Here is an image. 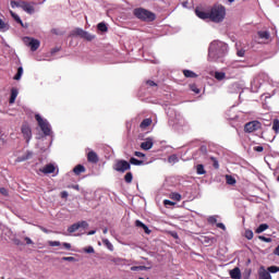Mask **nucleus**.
I'll list each match as a JSON object with an SVG mask.
<instances>
[{
	"instance_id": "f257e3e1",
	"label": "nucleus",
	"mask_w": 279,
	"mask_h": 279,
	"mask_svg": "<svg viewBox=\"0 0 279 279\" xmlns=\"http://www.w3.org/2000/svg\"><path fill=\"white\" fill-rule=\"evenodd\" d=\"M229 51L230 47L226 41L215 39L209 44L207 60L208 62H223Z\"/></svg>"
},
{
	"instance_id": "f03ea898",
	"label": "nucleus",
	"mask_w": 279,
	"mask_h": 279,
	"mask_svg": "<svg viewBox=\"0 0 279 279\" xmlns=\"http://www.w3.org/2000/svg\"><path fill=\"white\" fill-rule=\"evenodd\" d=\"M266 82H268V84H271L272 87H275L271 94H265L266 99H271V97H274V95H276V93H278L279 90V82H275L274 80H270L267 73H259L257 76H255L252 82V88L258 89Z\"/></svg>"
},
{
	"instance_id": "7ed1b4c3",
	"label": "nucleus",
	"mask_w": 279,
	"mask_h": 279,
	"mask_svg": "<svg viewBox=\"0 0 279 279\" xmlns=\"http://www.w3.org/2000/svg\"><path fill=\"white\" fill-rule=\"evenodd\" d=\"M223 19H226V7L221 4L214 5L209 11V21L222 23Z\"/></svg>"
},
{
	"instance_id": "20e7f679",
	"label": "nucleus",
	"mask_w": 279,
	"mask_h": 279,
	"mask_svg": "<svg viewBox=\"0 0 279 279\" xmlns=\"http://www.w3.org/2000/svg\"><path fill=\"white\" fill-rule=\"evenodd\" d=\"M167 114L169 117L170 125H173L174 128H183V125H186V120H184V117H182L178 111L170 109Z\"/></svg>"
},
{
	"instance_id": "39448f33",
	"label": "nucleus",
	"mask_w": 279,
	"mask_h": 279,
	"mask_svg": "<svg viewBox=\"0 0 279 279\" xmlns=\"http://www.w3.org/2000/svg\"><path fill=\"white\" fill-rule=\"evenodd\" d=\"M133 14L134 16H136V19H140V21H146V22L156 21V14H154V12L151 11H148L147 9H143V8L134 9Z\"/></svg>"
},
{
	"instance_id": "423d86ee",
	"label": "nucleus",
	"mask_w": 279,
	"mask_h": 279,
	"mask_svg": "<svg viewBox=\"0 0 279 279\" xmlns=\"http://www.w3.org/2000/svg\"><path fill=\"white\" fill-rule=\"evenodd\" d=\"M35 119L43 134H45L46 136H52L53 131L51 130V124L49 123V120L43 118L39 113L35 114Z\"/></svg>"
},
{
	"instance_id": "0eeeda50",
	"label": "nucleus",
	"mask_w": 279,
	"mask_h": 279,
	"mask_svg": "<svg viewBox=\"0 0 279 279\" xmlns=\"http://www.w3.org/2000/svg\"><path fill=\"white\" fill-rule=\"evenodd\" d=\"M243 69V65L239 61H233L228 68L225 69V73H227V77H236L239 75V70Z\"/></svg>"
},
{
	"instance_id": "6e6552de",
	"label": "nucleus",
	"mask_w": 279,
	"mask_h": 279,
	"mask_svg": "<svg viewBox=\"0 0 279 279\" xmlns=\"http://www.w3.org/2000/svg\"><path fill=\"white\" fill-rule=\"evenodd\" d=\"M113 169L114 171H118V173H125V171H130V169H132V166L130 165V162L122 159L116 162Z\"/></svg>"
},
{
	"instance_id": "1a4fd4ad",
	"label": "nucleus",
	"mask_w": 279,
	"mask_h": 279,
	"mask_svg": "<svg viewBox=\"0 0 279 279\" xmlns=\"http://www.w3.org/2000/svg\"><path fill=\"white\" fill-rule=\"evenodd\" d=\"M23 43L26 47H31V51H38L40 47V40L31 37H24Z\"/></svg>"
},
{
	"instance_id": "9d476101",
	"label": "nucleus",
	"mask_w": 279,
	"mask_h": 279,
	"mask_svg": "<svg viewBox=\"0 0 279 279\" xmlns=\"http://www.w3.org/2000/svg\"><path fill=\"white\" fill-rule=\"evenodd\" d=\"M260 122L259 121H251L247 122L244 126V132L252 134V132H256V130H260Z\"/></svg>"
},
{
	"instance_id": "9b49d317",
	"label": "nucleus",
	"mask_w": 279,
	"mask_h": 279,
	"mask_svg": "<svg viewBox=\"0 0 279 279\" xmlns=\"http://www.w3.org/2000/svg\"><path fill=\"white\" fill-rule=\"evenodd\" d=\"M21 132L26 143H29L32 141V128H29L27 124H22Z\"/></svg>"
},
{
	"instance_id": "f8f14e48",
	"label": "nucleus",
	"mask_w": 279,
	"mask_h": 279,
	"mask_svg": "<svg viewBox=\"0 0 279 279\" xmlns=\"http://www.w3.org/2000/svg\"><path fill=\"white\" fill-rule=\"evenodd\" d=\"M20 8L23 9L26 14H34L35 12L34 2H27L22 0V4Z\"/></svg>"
},
{
	"instance_id": "ddd939ff",
	"label": "nucleus",
	"mask_w": 279,
	"mask_h": 279,
	"mask_svg": "<svg viewBox=\"0 0 279 279\" xmlns=\"http://www.w3.org/2000/svg\"><path fill=\"white\" fill-rule=\"evenodd\" d=\"M257 37L259 38V43H267V40H269V38H271V34L269 33V31H259L257 32Z\"/></svg>"
},
{
	"instance_id": "4468645a",
	"label": "nucleus",
	"mask_w": 279,
	"mask_h": 279,
	"mask_svg": "<svg viewBox=\"0 0 279 279\" xmlns=\"http://www.w3.org/2000/svg\"><path fill=\"white\" fill-rule=\"evenodd\" d=\"M56 169H57L56 165H53V163H48V165H46L44 168L39 169V171H40L41 173H44L45 175H47V174H49V173H54V172H56Z\"/></svg>"
},
{
	"instance_id": "2eb2a0df",
	"label": "nucleus",
	"mask_w": 279,
	"mask_h": 279,
	"mask_svg": "<svg viewBox=\"0 0 279 279\" xmlns=\"http://www.w3.org/2000/svg\"><path fill=\"white\" fill-rule=\"evenodd\" d=\"M154 147V140L151 137H147L144 142L141 144V148L145 151H148V149H151Z\"/></svg>"
},
{
	"instance_id": "dca6fc26",
	"label": "nucleus",
	"mask_w": 279,
	"mask_h": 279,
	"mask_svg": "<svg viewBox=\"0 0 279 279\" xmlns=\"http://www.w3.org/2000/svg\"><path fill=\"white\" fill-rule=\"evenodd\" d=\"M87 160H88V162H92L93 165H97V162H99V156H97V153H95L94 150H90L87 154Z\"/></svg>"
},
{
	"instance_id": "f3484780",
	"label": "nucleus",
	"mask_w": 279,
	"mask_h": 279,
	"mask_svg": "<svg viewBox=\"0 0 279 279\" xmlns=\"http://www.w3.org/2000/svg\"><path fill=\"white\" fill-rule=\"evenodd\" d=\"M195 14L196 16H198V19H202V21H207V19L210 20V12H205V11H202L201 9H196Z\"/></svg>"
},
{
	"instance_id": "a211bd4d",
	"label": "nucleus",
	"mask_w": 279,
	"mask_h": 279,
	"mask_svg": "<svg viewBox=\"0 0 279 279\" xmlns=\"http://www.w3.org/2000/svg\"><path fill=\"white\" fill-rule=\"evenodd\" d=\"M214 77L218 82H223V80H229V76L226 73V71L225 72H219V71L215 72Z\"/></svg>"
},
{
	"instance_id": "6ab92c4d",
	"label": "nucleus",
	"mask_w": 279,
	"mask_h": 279,
	"mask_svg": "<svg viewBox=\"0 0 279 279\" xmlns=\"http://www.w3.org/2000/svg\"><path fill=\"white\" fill-rule=\"evenodd\" d=\"M229 276L232 279H241V269L239 267L233 268L229 271Z\"/></svg>"
},
{
	"instance_id": "aec40b11",
	"label": "nucleus",
	"mask_w": 279,
	"mask_h": 279,
	"mask_svg": "<svg viewBox=\"0 0 279 279\" xmlns=\"http://www.w3.org/2000/svg\"><path fill=\"white\" fill-rule=\"evenodd\" d=\"M19 97V89L16 87H13L11 89V96H10V100L9 104L12 105L16 101V98Z\"/></svg>"
},
{
	"instance_id": "412c9836",
	"label": "nucleus",
	"mask_w": 279,
	"mask_h": 279,
	"mask_svg": "<svg viewBox=\"0 0 279 279\" xmlns=\"http://www.w3.org/2000/svg\"><path fill=\"white\" fill-rule=\"evenodd\" d=\"M135 226H136V228H143V230L146 234H151V230H149V227H147V225L143 223V221L136 220Z\"/></svg>"
},
{
	"instance_id": "4be33fe9",
	"label": "nucleus",
	"mask_w": 279,
	"mask_h": 279,
	"mask_svg": "<svg viewBox=\"0 0 279 279\" xmlns=\"http://www.w3.org/2000/svg\"><path fill=\"white\" fill-rule=\"evenodd\" d=\"M259 279H271V274H269V271H267L265 267H260Z\"/></svg>"
},
{
	"instance_id": "5701e85b",
	"label": "nucleus",
	"mask_w": 279,
	"mask_h": 279,
	"mask_svg": "<svg viewBox=\"0 0 279 279\" xmlns=\"http://www.w3.org/2000/svg\"><path fill=\"white\" fill-rule=\"evenodd\" d=\"M73 173H75V175L86 173V168L83 165H77L76 167H74Z\"/></svg>"
},
{
	"instance_id": "b1692460",
	"label": "nucleus",
	"mask_w": 279,
	"mask_h": 279,
	"mask_svg": "<svg viewBox=\"0 0 279 279\" xmlns=\"http://www.w3.org/2000/svg\"><path fill=\"white\" fill-rule=\"evenodd\" d=\"M195 169L197 175H206V168L204 167V165L198 163L195 166Z\"/></svg>"
},
{
	"instance_id": "393cba45",
	"label": "nucleus",
	"mask_w": 279,
	"mask_h": 279,
	"mask_svg": "<svg viewBox=\"0 0 279 279\" xmlns=\"http://www.w3.org/2000/svg\"><path fill=\"white\" fill-rule=\"evenodd\" d=\"M150 125H151V119L146 118L141 122L140 128L141 130H147V128H149Z\"/></svg>"
},
{
	"instance_id": "a878e982",
	"label": "nucleus",
	"mask_w": 279,
	"mask_h": 279,
	"mask_svg": "<svg viewBox=\"0 0 279 279\" xmlns=\"http://www.w3.org/2000/svg\"><path fill=\"white\" fill-rule=\"evenodd\" d=\"M129 165H134L135 167H142V165H145V161L131 157Z\"/></svg>"
},
{
	"instance_id": "bb28decb",
	"label": "nucleus",
	"mask_w": 279,
	"mask_h": 279,
	"mask_svg": "<svg viewBox=\"0 0 279 279\" xmlns=\"http://www.w3.org/2000/svg\"><path fill=\"white\" fill-rule=\"evenodd\" d=\"M104 245L109 250V252H114V245L110 243V240L108 239H102Z\"/></svg>"
},
{
	"instance_id": "cd10ccee",
	"label": "nucleus",
	"mask_w": 279,
	"mask_h": 279,
	"mask_svg": "<svg viewBox=\"0 0 279 279\" xmlns=\"http://www.w3.org/2000/svg\"><path fill=\"white\" fill-rule=\"evenodd\" d=\"M269 229V225L267 223H262L259 225V228H257L255 230L256 234H262V232H265V230H268Z\"/></svg>"
},
{
	"instance_id": "c85d7f7f",
	"label": "nucleus",
	"mask_w": 279,
	"mask_h": 279,
	"mask_svg": "<svg viewBox=\"0 0 279 279\" xmlns=\"http://www.w3.org/2000/svg\"><path fill=\"white\" fill-rule=\"evenodd\" d=\"M21 77H23V66H19L17 68V72L14 75L13 80H15L16 82L21 81Z\"/></svg>"
},
{
	"instance_id": "c756f323",
	"label": "nucleus",
	"mask_w": 279,
	"mask_h": 279,
	"mask_svg": "<svg viewBox=\"0 0 279 279\" xmlns=\"http://www.w3.org/2000/svg\"><path fill=\"white\" fill-rule=\"evenodd\" d=\"M32 156H33L32 151H28L26 155L19 157L17 162H25V160H29Z\"/></svg>"
},
{
	"instance_id": "7c9ffc66",
	"label": "nucleus",
	"mask_w": 279,
	"mask_h": 279,
	"mask_svg": "<svg viewBox=\"0 0 279 279\" xmlns=\"http://www.w3.org/2000/svg\"><path fill=\"white\" fill-rule=\"evenodd\" d=\"M226 180H227V184H229L230 186H234V184H236V179H234V177L230 174L226 175Z\"/></svg>"
},
{
	"instance_id": "2f4dec72",
	"label": "nucleus",
	"mask_w": 279,
	"mask_h": 279,
	"mask_svg": "<svg viewBox=\"0 0 279 279\" xmlns=\"http://www.w3.org/2000/svg\"><path fill=\"white\" fill-rule=\"evenodd\" d=\"M10 14L12 16V19L19 23V25H23V20H21V16H19V14L14 13V11H10Z\"/></svg>"
},
{
	"instance_id": "473e14b6",
	"label": "nucleus",
	"mask_w": 279,
	"mask_h": 279,
	"mask_svg": "<svg viewBox=\"0 0 279 279\" xmlns=\"http://www.w3.org/2000/svg\"><path fill=\"white\" fill-rule=\"evenodd\" d=\"M77 230H80V225L76 222V223H73L72 226H70L68 228V232L70 234H73V232H77Z\"/></svg>"
},
{
	"instance_id": "72a5a7b5",
	"label": "nucleus",
	"mask_w": 279,
	"mask_h": 279,
	"mask_svg": "<svg viewBox=\"0 0 279 279\" xmlns=\"http://www.w3.org/2000/svg\"><path fill=\"white\" fill-rule=\"evenodd\" d=\"M168 162H170V165H175L177 162H180V159L178 158V155H171L168 158Z\"/></svg>"
},
{
	"instance_id": "f704fd0d",
	"label": "nucleus",
	"mask_w": 279,
	"mask_h": 279,
	"mask_svg": "<svg viewBox=\"0 0 279 279\" xmlns=\"http://www.w3.org/2000/svg\"><path fill=\"white\" fill-rule=\"evenodd\" d=\"M132 180H134V175L132 174V172H128L124 175V181L126 182V184H132Z\"/></svg>"
},
{
	"instance_id": "c9c22d12",
	"label": "nucleus",
	"mask_w": 279,
	"mask_h": 279,
	"mask_svg": "<svg viewBox=\"0 0 279 279\" xmlns=\"http://www.w3.org/2000/svg\"><path fill=\"white\" fill-rule=\"evenodd\" d=\"M272 130H274L275 134H279V120L278 119H275L272 121Z\"/></svg>"
},
{
	"instance_id": "e433bc0d",
	"label": "nucleus",
	"mask_w": 279,
	"mask_h": 279,
	"mask_svg": "<svg viewBox=\"0 0 279 279\" xmlns=\"http://www.w3.org/2000/svg\"><path fill=\"white\" fill-rule=\"evenodd\" d=\"M75 36H80V38H84V36H86V31L82 29V28H76L74 31Z\"/></svg>"
},
{
	"instance_id": "4c0bfd02",
	"label": "nucleus",
	"mask_w": 279,
	"mask_h": 279,
	"mask_svg": "<svg viewBox=\"0 0 279 279\" xmlns=\"http://www.w3.org/2000/svg\"><path fill=\"white\" fill-rule=\"evenodd\" d=\"M170 199H173L174 202H180V199H182V195H180V193H171L170 194Z\"/></svg>"
},
{
	"instance_id": "58836bf2",
	"label": "nucleus",
	"mask_w": 279,
	"mask_h": 279,
	"mask_svg": "<svg viewBox=\"0 0 279 279\" xmlns=\"http://www.w3.org/2000/svg\"><path fill=\"white\" fill-rule=\"evenodd\" d=\"M244 236H245V239H247L248 241H252V239H254V231H252V230H250V229L245 230Z\"/></svg>"
},
{
	"instance_id": "ea45409f",
	"label": "nucleus",
	"mask_w": 279,
	"mask_h": 279,
	"mask_svg": "<svg viewBox=\"0 0 279 279\" xmlns=\"http://www.w3.org/2000/svg\"><path fill=\"white\" fill-rule=\"evenodd\" d=\"M183 75L185 77H197V75L195 74V72L191 71V70H183Z\"/></svg>"
},
{
	"instance_id": "a19ab883",
	"label": "nucleus",
	"mask_w": 279,
	"mask_h": 279,
	"mask_svg": "<svg viewBox=\"0 0 279 279\" xmlns=\"http://www.w3.org/2000/svg\"><path fill=\"white\" fill-rule=\"evenodd\" d=\"M147 270L146 266H132L131 271H145Z\"/></svg>"
},
{
	"instance_id": "79ce46f5",
	"label": "nucleus",
	"mask_w": 279,
	"mask_h": 279,
	"mask_svg": "<svg viewBox=\"0 0 279 279\" xmlns=\"http://www.w3.org/2000/svg\"><path fill=\"white\" fill-rule=\"evenodd\" d=\"M99 32H108V26L106 25V23L101 22L97 25Z\"/></svg>"
},
{
	"instance_id": "37998d69",
	"label": "nucleus",
	"mask_w": 279,
	"mask_h": 279,
	"mask_svg": "<svg viewBox=\"0 0 279 279\" xmlns=\"http://www.w3.org/2000/svg\"><path fill=\"white\" fill-rule=\"evenodd\" d=\"M190 88H191L192 93H195V95H199L201 89L197 87V85L192 84V85H190Z\"/></svg>"
},
{
	"instance_id": "c03bdc74",
	"label": "nucleus",
	"mask_w": 279,
	"mask_h": 279,
	"mask_svg": "<svg viewBox=\"0 0 279 279\" xmlns=\"http://www.w3.org/2000/svg\"><path fill=\"white\" fill-rule=\"evenodd\" d=\"M217 219H219V216H209L207 221L208 223L215 225L217 223Z\"/></svg>"
},
{
	"instance_id": "a18cd8bd",
	"label": "nucleus",
	"mask_w": 279,
	"mask_h": 279,
	"mask_svg": "<svg viewBox=\"0 0 279 279\" xmlns=\"http://www.w3.org/2000/svg\"><path fill=\"white\" fill-rule=\"evenodd\" d=\"M22 2H23V0H20V1H14V0H12L11 1V8H21V5H22Z\"/></svg>"
},
{
	"instance_id": "49530a36",
	"label": "nucleus",
	"mask_w": 279,
	"mask_h": 279,
	"mask_svg": "<svg viewBox=\"0 0 279 279\" xmlns=\"http://www.w3.org/2000/svg\"><path fill=\"white\" fill-rule=\"evenodd\" d=\"M279 267L278 266H270L268 267V274H278Z\"/></svg>"
},
{
	"instance_id": "de8ad7c7",
	"label": "nucleus",
	"mask_w": 279,
	"mask_h": 279,
	"mask_svg": "<svg viewBox=\"0 0 279 279\" xmlns=\"http://www.w3.org/2000/svg\"><path fill=\"white\" fill-rule=\"evenodd\" d=\"M0 29L2 32H8V29H9L8 24H5V22H3V20H0Z\"/></svg>"
},
{
	"instance_id": "09e8293b",
	"label": "nucleus",
	"mask_w": 279,
	"mask_h": 279,
	"mask_svg": "<svg viewBox=\"0 0 279 279\" xmlns=\"http://www.w3.org/2000/svg\"><path fill=\"white\" fill-rule=\"evenodd\" d=\"M83 38H85V40H94L95 35H92L90 33L85 32V35H83Z\"/></svg>"
},
{
	"instance_id": "8fccbe9b",
	"label": "nucleus",
	"mask_w": 279,
	"mask_h": 279,
	"mask_svg": "<svg viewBox=\"0 0 279 279\" xmlns=\"http://www.w3.org/2000/svg\"><path fill=\"white\" fill-rule=\"evenodd\" d=\"M48 245H50V247H60L61 243L60 241H49Z\"/></svg>"
},
{
	"instance_id": "3c124183",
	"label": "nucleus",
	"mask_w": 279,
	"mask_h": 279,
	"mask_svg": "<svg viewBox=\"0 0 279 279\" xmlns=\"http://www.w3.org/2000/svg\"><path fill=\"white\" fill-rule=\"evenodd\" d=\"M210 160L213 161L214 169H219V161L217 160V158L211 157Z\"/></svg>"
},
{
	"instance_id": "603ef678",
	"label": "nucleus",
	"mask_w": 279,
	"mask_h": 279,
	"mask_svg": "<svg viewBox=\"0 0 279 279\" xmlns=\"http://www.w3.org/2000/svg\"><path fill=\"white\" fill-rule=\"evenodd\" d=\"M259 241H264V243H271V238H267L265 235L258 236Z\"/></svg>"
},
{
	"instance_id": "864d4df0",
	"label": "nucleus",
	"mask_w": 279,
	"mask_h": 279,
	"mask_svg": "<svg viewBox=\"0 0 279 279\" xmlns=\"http://www.w3.org/2000/svg\"><path fill=\"white\" fill-rule=\"evenodd\" d=\"M77 223H78V229L80 228H84V229L88 228V222H86V220L80 221Z\"/></svg>"
},
{
	"instance_id": "5fc2aeb1",
	"label": "nucleus",
	"mask_w": 279,
	"mask_h": 279,
	"mask_svg": "<svg viewBox=\"0 0 279 279\" xmlns=\"http://www.w3.org/2000/svg\"><path fill=\"white\" fill-rule=\"evenodd\" d=\"M84 252H86V254H95V248L93 246H88L87 248H84Z\"/></svg>"
},
{
	"instance_id": "6e6d98bb",
	"label": "nucleus",
	"mask_w": 279,
	"mask_h": 279,
	"mask_svg": "<svg viewBox=\"0 0 279 279\" xmlns=\"http://www.w3.org/2000/svg\"><path fill=\"white\" fill-rule=\"evenodd\" d=\"M163 205H165V206H175V203H174V202H171V201H169V199H165V201H163Z\"/></svg>"
},
{
	"instance_id": "4d7b16f0",
	"label": "nucleus",
	"mask_w": 279,
	"mask_h": 279,
	"mask_svg": "<svg viewBox=\"0 0 279 279\" xmlns=\"http://www.w3.org/2000/svg\"><path fill=\"white\" fill-rule=\"evenodd\" d=\"M62 260H65L68 263H75V257H62Z\"/></svg>"
},
{
	"instance_id": "13d9d810",
	"label": "nucleus",
	"mask_w": 279,
	"mask_h": 279,
	"mask_svg": "<svg viewBox=\"0 0 279 279\" xmlns=\"http://www.w3.org/2000/svg\"><path fill=\"white\" fill-rule=\"evenodd\" d=\"M236 56H238L239 58H243V57L245 56V50H243V49L238 50V51H236Z\"/></svg>"
},
{
	"instance_id": "bf43d9fd",
	"label": "nucleus",
	"mask_w": 279,
	"mask_h": 279,
	"mask_svg": "<svg viewBox=\"0 0 279 279\" xmlns=\"http://www.w3.org/2000/svg\"><path fill=\"white\" fill-rule=\"evenodd\" d=\"M134 156H136L137 158H145V154H143L141 151H135Z\"/></svg>"
},
{
	"instance_id": "052dcab7",
	"label": "nucleus",
	"mask_w": 279,
	"mask_h": 279,
	"mask_svg": "<svg viewBox=\"0 0 279 279\" xmlns=\"http://www.w3.org/2000/svg\"><path fill=\"white\" fill-rule=\"evenodd\" d=\"M1 195L8 196V190L5 187H0Z\"/></svg>"
},
{
	"instance_id": "680f3d73",
	"label": "nucleus",
	"mask_w": 279,
	"mask_h": 279,
	"mask_svg": "<svg viewBox=\"0 0 279 279\" xmlns=\"http://www.w3.org/2000/svg\"><path fill=\"white\" fill-rule=\"evenodd\" d=\"M217 228H220V230H226V225H223L222 222H218L216 223Z\"/></svg>"
},
{
	"instance_id": "e2e57ef3",
	"label": "nucleus",
	"mask_w": 279,
	"mask_h": 279,
	"mask_svg": "<svg viewBox=\"0 0 279 279\" xmlns=\"http://www.w3.org/2000/svg\"><path fill=\"white\" fill-rule=\"evenodd\" d=\"M61 197L62 199H66V197H69V192L66 191L61 192Z\"/></svg>"
},
{
	"instance_id": "0e129e2a",
	"label": "nucleus",
	"mask_w": 279,
	"mask_h": 279,
	"mask_svg": "<svg viewBox=\"0 0 279 279\" xmlns=\"http://www.w3.org/2000/svg\"><path fill=\"white\" fill-rule=\"evenodd\" d=\"M253 149L254 151H257V153H260L264 150L263 146H255Z\"/></svg>"
},
{
	"instance_id": "69168bd1",
	"label": "nucleus",
	"mask_w": 279,
	"mask_h": 279,
	"mask_svg": "<svg viewBox=\"0 0 279 279\" xmlns=\"http://www.w3.org/2000/svg\"><path fill=\"white\" fill-rule=\"evenodd\" d=\"M62 245L65 250H71V243L63 242Z\"/></svg>"
},
{
	"instance_id": "338daca9",
	"label": "nucleus",
	"mask_w": 279,
	"mask_h": 279,
	"mask_svg": "<svg viewBox=\"0 0 279 279\" xmlns=\"http://www.w3.org/2000/svg\"><path fill=\"white\" fill-rule=\"evenodd\" d=\"M146 84L147 86H158L154 81H147Z\"/></svg>"
},
{
	"instance_id": "774afa93",
	"label": "nucleus",
	"mask_w": 279,
	"mask_h": 279,
	"mask_svg": "<svg viewBox=\"0 0 279 279\" xmlns=\"http://www.w3.org/2000/svg\"><path fill=\"white\" fill-rule=\"evenodd\" d=\"M26 241V245H32L34 243V241H32L29 238H25Z\"/></svg>"
}]
</instances>
